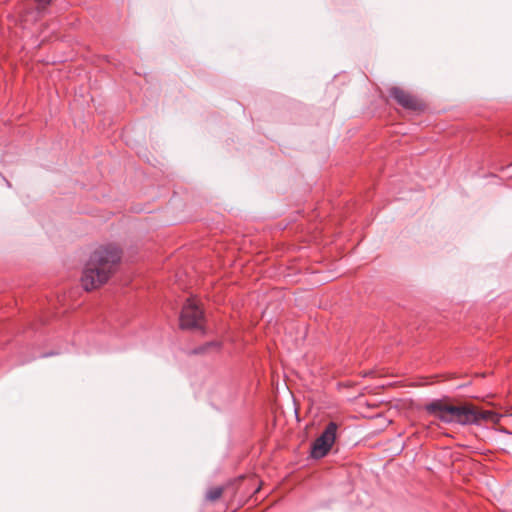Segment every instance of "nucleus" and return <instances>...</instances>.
Instances as JSON below:
<instances>
[{
  "label": "nucleus",
  "instance_id": "1",
  "mask_svg": "<svg viewBox=\"0 0 512 512\" xmlns=\"http://www.w3.org/2000/svg\"><path fill=\"white\" fill-rule=\"evenodd\" d=\"M121 260V250L114 244L101 245L90 255L81 277V284L86 291H91L105 284L116 271Z\"/></svg>",
  "mask_w": 512,
  "mask_h": 512
},
{
  "label": "nucleus",
  "instance_id": "2",
  "mask_svg": "<svg viewBox=\"0 0 512 512\" xmlns=\"http://www.w3.org/2000/svg\"><path fill=\"white\" fill-rule=\"evenodd\" d=\"M428 413L447 424L472 425L481 422L499 423L501 415L490 410H479L472 404L453 405L444 400H435L426 405Z\"/></svg>",
  "mask_w": 512,
  "mask_h": 512
},
{
  "label": "nucleus",
  "instance_id": "3",
  "mask_svg": "<svg viewBox=\"0 0 512 512\" xmlns=\"http://www.w3.org/2000/svg\"><path fill=\"white\" fill-rule=\"evenodd\" d=\"M338 426L330 422L323 433L315 439L311 449V456L315 459L323 458L328 454L336 440Z\"/></svg>",
  "mask_w": 512,
  "mask_h": 512
},
{
  "label": "nucleus",
  "instance_id": "4",
  "mask_svg": "<svg viewBox=\"0 0 512 512\" xmlns=\"http://www.w3.org/2000/svg\"><path fill=\"white\" fill-rule=\"evenodd\" d=\"M203 321V311L195 298L187 300L180 315V326L183 329L200 328Z\"/></svg>",
  "mask_w": 512,
  "mask_h": 512
},
{
  "label": "nucleus",
  "instance_id": "5",
  "mask_svg": "<svg viewBox=\"0 0 512 512\" xmlns=\"http://www.w3.org/2000/svg\"><path fill=\"white\" fill-rule=\"evenodd\" d=\"M390 95L404 108L416 110L420 106L416 98L398 87L391 88Z\"/></svg>",
  "mask_w": 512,
  "mask_h": 512
},
{
  "label": "nucleus",
  "instance_id": "6",
  "mask_svg": "<svg viewBox=\"0 0 512 512\" xmlns=\"http://www.w3.org/2000/svg\"><path fill=\"white\" fill-rule=\"evenodd\" d=\"M223 493V488L220 486L210 488L206 493V499L208 501L218 500Z\"/></svg>",
  "mask_w": 512,
  "mask_h": 512
},
{
  "label": "nucleus",
  "instance_id": "7",
  "mask_svg": "<svg viewBox=\"0 0 512 512\" xmlns=\"http://www.w3.org/2000/svg\"><path fill=\"white\" fill-rule=\"evenodd\" d=\"M37 2L42 5H47L50 2V0H37Z\"/></svg>",
  "mask_w": 512,
  "mask_h": 512
}]
</instances>
